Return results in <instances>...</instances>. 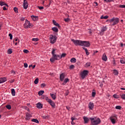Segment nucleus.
<instances>
[{"mask_svg":"<svg viewBox=\"0 0 125 125\" xmlns=\"http://www.w3.org/2000/svg\"><path fill=\"white\" fill-rule=\"evenodd\" d=\"M72 42L74 43L75 45H81V46H85L86 47H89L90 43L89 42L83 41L80 40H71Z\"/></svg>","mask_w":125,"mask_h":125,"instance_id":"obj_1","label":"nucleus"},{"mask_svg":"<svg viewBox=\"0 0 125 125\" xmlns=\"http://www.w3.org/2000/svg\"><path fill=\"white\" fill-rule=\"evenodd\" d=\"M89 120L91 121L92 125H98L101 123L100 118L94 117L93 118H90Z\"/></svg>","mask_w":125,"mask_h":125,"instance_id":"obj_2","label":"nucleus"},{"mask_svg":"<svg viewBox=\"0 0 125 125\" xmlns=\"http://www.w3.org/2000/svg\"><path fill=\"white\" fill-rule=\"evenodd\" d=\"M107 21L111 23V26H115V25H117L120 22V19L118 18H113L111 19L107 20Z\"/></svg>","mask_w":125,"mask_h":125,"instance_id":"obj_3","label":"nucleus"},{"mask_svg":"<svg viewBox=\"0 0 125 125\" xmlns=\"http://www.w3.org/2000/svg\"><path fill=\"white\" fill-rule=\"evenodd\" d=\"M57 40V37H56V36H53V35H50V37H49L50 43H52V44L55 43V42H56Z\"/></svg>","mask_w":125,"mask_h":125,"instance_id":"obj_4","label":"nucleus"},{"mask_svg":"<svg viewBox=\"0 0 125 125\" xmlns=\"http://www.w3.org/2000/svg\"><path fill=\"white\" fill-rule=\"evenodd\" d=\"M23 27L25 29H27L28 28H31L33 27V24H31L29 21L26 20L25 22L23 24Z\"/></svg>","mask_w":125,"mask_h":125,"instance_id":"obj_5","label":"nucleus"},{"mask_svg":"<svg viewBox=\"0 0 125 125\" xmlns=\"http://www.w3.org/2000/svg\"><path fill=\"white\" fill-rule=\"evenodd\" d=\"M88 74V70H83L81 73V77L82 79H83H83H85V77H86V76H87Z\"/></svg>","mask_w":125,"mask_h":125,"instance_id":"obj_6","label":"nucleus"},{"mask_svg":"<svg viewBox=\"0 0 125 125\" xmlns=\"http://www.w3.org/2000/svg\"><path fill=\"white\" fill-rule=\"evenodd\" d=\"M110 120L113 124V125H115L116 124V120H117V115H112L110 117Z\"/></svg>","mask_w":125,"mask_h":125,"instance_id":"obj_7","label":"nucleus"},{"mask_svg":"<svg viewBox=\"0 0 125 125\" xmlns=\"http://www.w3.org/2000/svg\"><path fill=\"white\" fill-rule=\"evenodd\" d=\"M31 118H32V115L29 113H26L25 114V120L26 121H30V120H31Z\"/></svg>","mask_w":125,"mask_h":125,"instance_id":"obj_8","label":"nucleus"},{"mask_svg":"<svg viewBox=\"0 0 125 125\" xmlns=\"http://www.w3.org/2000/svg\"><path fill=\"white\" fill-rule=\"evenodd\" d=\"M88 107H89V109L90 110H93V108H94V104H93V103L90 102L89 103Z\"/></svg>","mask_w":125,"mask_h":125,"instance_id":"obj_9","label":"nucleus"},{"mask_svg":"<svg viewBox=\"0 0 125 125\" xmlns=\"http://www.w3.org/2000/svg\"><path fill=\"white\" fill-rule=\"evenodd\" d=\"M28 4L27 2V0H23V8L24 9H27L28 8Z\"/></svg>","mask_w":125,"mask_h":125,"instance_id":"obj_10","label":"nucleus"},{"mask_svg":"<svg viewBox=\"0 0 125 125\" xmlns=\"http://www.w3.org/2000/svg\"><path fill=\"white\" fill-rule=\"evenodd\" d=\"M53 57L55 60H60V59H61L60 55H54Z\"/></svg>","mask_w":125,"mask_h":125,"instance_id":"obj_11","label":"nucleus"},{"mask_svg":"<svg viewBox=\"0 0 125 125\" xmlns=\"http://www.w3.org/2000/svg\"><path fill=\"white\" fill-rule=\"evenodd\" d=\"M102 59L103 61H105V62L107 61V56L106 55V54L105 53L103 54L102 57Z\"/></svg>","mask_w":125,"mask_h":125,"instance_id":"obj_12","label":"nucleus"},{"mask_svg":"<svg viewBox=\"0 0 125 125\" xmlns=\"http://www.w3.org/2000/svg\"><path fill=\"white\" fill-rule=\"evenodd\" d=\"M7 81V79L5 77L0 78V83H5Z\"/></svg>","mask_w":125,"mask_h":125,"instance_id":"obj_13","label":"nucleus"},{"mask_svg":"<svg viewBox=\"0 0 125 125\" xmlns=\"http://www.w3.org/2000/svg\"><path fill=\"white\" fill-rule=\"evenodd\" d=\"M48 103L51 105V106L52 107V108H55V103L54 102L52 101V100H50Z\"/></svg>","mask_w":125,"mask_h":125,"instance_id":"obj_14","label":"nucleus"},{"mask_svg":"<svg viewBox=\"0 0 125 125\" xmlns=\"http://www.w3.org/2000/svg\"><path fill=\"white\" fill-rule=\"evenodd\" d=\"M64 78H65V74L64 73H62L60 75V81H61V82H63V81H64Z\"/></svg>","mask_w":125,"mask_h":125,"instance_id":"obj_15","label":"nucleus"},{"mask_svg":"<svg viewBox=\"0 0 125 125\" xmlns=\"http://www.w3.org/2000/svg\"><path fill=\"white\" fill-rule=\"evenodd\" d=\"M50 95L53 100H55V99H56V93L53 94L51 93Z\"/></svg>","mask_w":125,"mask_h":125,"instance_id":"obj_16","label":"nucleus"},{"mask_svg":"<svg viewBox=\"0 0 125 125\" xmlns=\"http://www.w3.org/2000/svg\"><path fill=\"white\" fill-rule=\"evenodd\" d=\"M53 24H54V25H55V26H57L59 28V29H60L61 26H60V25L58 23H57V22H56V21L53 20Z\"/></svg>","mask_w":125,"mask_h":125,"instance_id":"obj_17","label":"nucleus"},{"mask_svg":"<svg viewBox=\"0 0 125 125\" xmlns=\"http://www.w3.org/2000/svg\"><path fill=\"white\" fill-rule=\"evenodd\" d=\"M37 107L38 108V109H42V104L41 103H38L36 104Z\"/></svg>","mask_w":125,"mask_h":125,"instance_id":"obj_18","label":"nucleus"},{"mask_svg":"<svg viewBox=\"0 0 125 125\" xmlns=\"http://www.w3.org/2000/svg\"><path fill=\"white\" fill-rule=\"evenodd\" d=\"M83 119L84 120V124H87V123H88V122H89V119H88V118H87L86 117H83Z\"/></svg>","mask_w":125,"mask_h":125,"instance_id":"obj_19","label":"nucleus"},{"mask_svg":"<svg viewBox=\"0 0 125 125\" xmlns=\"http://www.w3.org/2000/svg\"><path fill=\"white\" fill-rule=\"evenodd\" d=\"M31 18L33 21H38L39 17L38 16H31Z\"/></svg>","mask_w":125,"mask_h":125,"instance_id":"obj_20","label":"nucleus"},{"mask_svg":"<svg viewBox=\"0 0 125 125\" xmlns=\"http://www.w3.org/2000/svg\"><path fill=\"white\" fill-rule=\"evenodd\" d=\"M0 6H3V5H6V6H8V5H7V4H6L5 2L2 1H0Z\"/></svg>","mask_w":125,"mask_h":125,"instance_id":"obj_21","label":"nucleus"},{"mask_svg":"<svg viewBox=\"0 0 125 125\" xmlns=\"http://www.w3.org/2000/svg\"><path fill=\"white\" fill-rule=\"evenodd\" d=\"M107 31V27L106 26H104L102 27L101 30V33H104V32Z\"/></svg>","mask_w":125,"mask_h":125,"instance_id":"obj_22","label":"nucleus"},{"mask_svg":"<svg viewBox=\"0 0 125 125\" xmlns=\"http://www.w3.org/2000/svg\"><path fill=\"white\" fill-rule=\"evenodd\" d=\"M83 49L85 51L86 55H89V52L86 48L83 47Z\"/></svg>","mask_w":125,"mask_h":125,"instance_id":"obj_23","label":"nucleus"},{"mask_svg":"<svg viewBox=\"0 0 125 125\" xmlns=\"http://www.w3.org/2000/svg\"><path fill=\"white\" fill-rule=\"evenodd\" d=\"M68 82H69V79L66 78L64 80V82L62 83V85H65V84H66V83H68Z\"/></svg>","mask_w":125,"mask_h":125,"instance_id":"obj_24","label":"nucleus"},{"mask_svg":"<svg viewBox=\"0 0 125 125\" xmlns=\"http://www.w3.org/2000/svg\"><path fill=\"white\" fill-rule=\"evenodd\" d=\"M52 30L53 31V32H55V33H58V28H57L56 27H53Z\"/></svg>","mask_w":125,"mask_h":125,"instance_id":"obj_25","label":"nucleus"},{"mask_svg":"<svg viewBox=\"0 0 125 125\" xmlns=\"http://www.w3.org/2000/svg\"><path fill=\"white\" fill-rule=\"evenodd\" d=\"M31 122L33 123H36V124H40V121L38 120V119H33L31 120Z\"/></svg>","mask_w":125,"mask_h":125,"instance_id":"obj_26","label":"nucleus"},{"mask_svg":"<svg viewBox=\"0 0 125 125\" xmlns=\"http://www.w3.org/2000/svg\"><path fill=\"white\" fill-rule=\"evenodd\" d=\"M113 74L114 76H118V75H119V72L118 70L114 69L113 70Z\"/></svg>","mask_w":125,"mask_h":125,"instance_id":"obj_27","label":"nucleus"},{"mask_svg":"<svg viewBox=\"0 0 125 125\" xmlns=\"http://www.w3.org/2000/svg\"><path fill=\"white\" fill-rule=\"evenodd\" d=\"M70 62H71V63H76L77 60L75 58H73L70 60Z\"/></svg>","mask_w":125,"mask_h":125,"instance_id":"obj_28","label":"nucleus"},{"mask_svg":"<svg viewBox=\"0 0 125 125\" xmlns=\"http://www.w3.org/2000/svg\"><path fill=\"white\" fill-rule=\"evenodd\" d=\"M15 93H16V92H15V89H11V94H12V95L13 96H15Z\"/></svg>","mask_w":125,"mask_h":125,"instance_id":"obj_29","label":"nucleus"},{"mask_svg":"<svg viewBox=\"0 0 125 125\" xmlns=\"http://www.w3.org/2000/svg\"><path fill=\"white\" fill-rule=\"evenodd\" d=\"M44 93V91L41 90L38 92V95H39V96H41L42 95V94Z\"/></svg>","mask_w":125,"mask_h":125,"instance_id":"obj_30","label":"nucleus"},{"mask_svg":"<svg viewBox=\"0 0 125 125\" xmlns=\"http://www.w3.org/2000/svg\"><path fill=\"white\" fill-rule=\"evenodd\" d=\"M95 95H96V92H95V90L93 89L92 93V97H95Z\"/></svg>","mask_w":125,"mask_h":125,"instance_id":"obj_31","label":"nucleus"},{"mask_svg":"<svg viewBox=\"0 0 125 125\" xmlns=\"http://www.w3.org/2000/svg\"><path fill=\"white\" fill-rule=\"evenodd\" d=\"M120 62L122 64H125V59L124 58L121 59Z\"/></svg>","mask_w":125,"mask_h":125,"instance_id":"obj_32","label":"nucleus"},{"mask_svg":"<svg viewBox=\"0 0 125 125\" xmlns=\"http://www.w3.org/2000/svg\"><path fill=\"white\" fill-rule=\"evenodd\" d=\"M64 20L65 22H67V23L70 22V21H71V19H70V18H69L64 19Z\"/></svg>","mask_w":125,"mask_h":125,"instance_id":"obj_33","label":"nucleus"},{"mask_svg":"<svg viewBox=\"0 0 125 125\" xmlns=\"http://www.w3.org/2000/svg\"><path fill=\"white\" fill-rule=\"evenodd\" d=\"M35 84H38L39 83V78H36L34 81Z\"/></svg>","mask_w":125,"mask_h":125,"instance_id":"obj_34","label":"nucleus"},{"mask_svg":"<svg viewBox=\"0 0 125 125\" xmlns=\"http://www.w3.org/2000/svg\"><path fill=\"white\" fill-rule=\"evenodd\" d=\"M66 55H67V54L66 53H62L61 56H60V57H61V58H63L64 57H66Z\"/></svg>","mask_w":125,"mask_h":125,"instance_id":"obj_35","label":"nucleus"},{"mask_svg":"<svg viewBox=\"0 0 125 125\" xmlns=\"http://www.w3.org/2000/svg\"><path fill=\"white\" fill-rule=\"evenodd\" d=\"M45 100H46V101H47V102L48 103L51 100V99H50L48 97L46 96V97H45Z\"/></svg>","mask_w":125,"mask_h":125,"instance_id":"obj_36","label":"nucleus"},{"mask_svg":"<svg viewBox=\"0 0 125 125\" xmlns=\"http://www.w3.org/2000/svg\"><path fill=\"white\" fill-rule=\"evenodd\" d=\"M42 119L43 120H46V119H49V116H42Z\"/></svg>","mask_w":125,"mask_h":125,"instance_id":"obj_37","label":"nucleus"},{"mask_svg":"<svg viewBox=\"0 0 125 125\" xmlns=\"http://www.w3.org/2000/svg\"><path fill=\"white\" fill-rule=\"evenodd\" d=\"M6 109H8V110H10L11 109V105H6Z\"/></svg>","mask_w":125,"mask_h":125,"instance_id":"obj_38","label":"nucleus"},{"mask_svg":"<svg viewBox=\"0 0 125 125\" xmlns=\"http://www.w3.org/2000/svg\"><path fill=\"white\" fill-rule=\"evenodd\" d=\"M115 109H117V110H121V109H122V106L117 105L115 107Z\"/></svg>","mask_w":125,"mask_h":125,"instance_id":"obj_39","label":"nucleus"},{"mask_svg":"<svg viewBox=\"0 0 125 125\" xmlns=\"http://www.w3.org/2000/svg\"><path fill=\"white\" fill-rule=\"evenodd\" d=\"M32 41V42H38L39 41V38H33Z\"/></svg>","mask_w":125,"mask_h":125,"instance_id":"obj_40","label":"nucleus"},{"mask_svg":"<svg viewBox=\"0 0 125 125\" xmlns=\"http://www.w3.org/2000/svg\"><path fill=\"white\" fill-rule=\"evenodd\" d=\"M7 52H8V54H11V53H12V49H9L8 50Z\"/></svg>","mask_w":125,"mask_h":125,"instance_id":"obj_41","label":"nucleus"},{"mask_svg":"<svg viewBox=\"0 0 125 125\" xmlns=\"http://www.w3.org/2000/svg\"><path fill=\"white\" fill-rule=\"evenodd\" d=\"M108 16H101V19H108Z\"/></svg>","mask_w":125,"mask_h":125,"instance_id":"obj_42","label":"nucleus"},{"mask_svg":"<svg viewBox=\"0 0 125 125\" xmlns=\"http://www.w3.org/2000/svg\"><path fill=\"white\" fill-rule=\"evenodd\" d=\"M113 97L114 98H119V95H117V94H115L114 95H113Z\"/></svg>","mask_w":125,"mask_h":125,"instance_id":"obj_43","label":"nucleus"},{"mask_svg":"<svg viewBox=\"0 0 125 125\" xmlns=\"http://www.w3.org/2000/svg\"><path fill=\"white\" fill-rule=\"evenodd\" d=\"M74 68H75V65H71L69 66L70 70H72V69H74Z\"/></svg>","mask_w":125,"mask_h":125,"instance_id":"obj_44","label":"nucleus"},{"mask_svg":"<svg viewBox=\"0 0 125 125\" xmlns=\"http://www.w3.org/2000/svg\"><path fill=\"white\" fill-rule=\"evenodd\" d=\"M120 96H121L122 99H123L124 100H125V94L120 95Z\"/></svg>","mask_w":125,"mask_h":125,"instance_id":"obj_45","label":"nucleus"},{"mask_svg":"<svg viewBox=\"0 0 125 125\" xmlns=\"http://www.w3.org/2000/svg\"><path fill=\"white\" fill-rule=\"evenodd\" d=\"M90 65H91L90 62H87V63L85 64V67H89V66H90Z\"/></svg>","mask_w":125,"mask_h":125,"instance_id":"obj_46","label":"nucleus"},{"mask_svg":"<svg viewBox=\"0 0 125 125\" xmlns=\"http://www.w3.org/2000/svg\"><path fill=\"white\" fill-rule=\"evenodd\" d=\"M14 10L15 12H16V13L18 12V8H17V7H14Z\"/></svg>","mask_w":125,"mask_h":125,"instance_id":"obj_47","label":"nucleus"},{"mask_svg":"<svg viewBox=\"0 0 125 125\" xmlns=\"http://www.w3.org/2000/svg\"><path fill=\"white\" fill-rule=\"evenodd\" d=\"M52 54L53 56L55 55V49H53L52 51Z\"/></svg>","mask_w":125,"mask_h":125,"instance_id":"obj_48","label":"nucleus"},{"mask_svg":"<svg viewBox=\"0 0 125 125\" xmlns=\"http://www.w3.org/2000/svg\"><path fill=\"white\" fill-rule=\"evenodd\" d=\"M119 7H121V8H125V5H120Z\"/></svg>","mask_w":125,"mask_h":125,"instance_id":"obj_49","label":"nucleus"},{"mask_svg":"<svg viewBox=\"0 0 125 125\" xmlns=\"http://www.w3.org/2000/svg\"><path fill=\"white\" fill-rule=\"evenodd\" d=\"M9 83H14V82H15V80L13 79V80H11L10 81H9Z\"/></svg>","mask_w":125,"mask_h":125,"instance_id":"obj_50","label":"nucleus"},{"mask_svg":"<svg viewBox=\"0 0 125 125\" xmlns=\"http://www.w3.org/2000/svg\"><path fill=\"white\" fill-rule=\"evenodd\" d=\"M9 37H10V39L11 40H12V38H13L12 34H11V33L9 34Z\"/></svg>","mask_w":125,"mask_h":125,"instance_id":"obj_51","label":"nucleus"},{"mask_svg":"<svg viewBox=\"0 0 125 125\" xmlns=\"http://www.w3.org/2000/svg\"><path fill=\"white\" fill-rule=\"evenodd\" d=\"M24 67L25 68H28V64L27 63H24Z\"/></svg>","mask_w":125,"mask_h":125,"instance_id":"obj_52","label":"nucleus"},{"mask_svg":"<svg viewBox=\"0 0 125 125\" xmlns=\"http://www.w3.org/2000/svg\"><path fill=\"white\" fill-rule=\"evenodd\" d=\"M38 8H39V9L40 10H42V9H43V7H42V6H38Z\"/></svg>","mask_w":125,"mask_h":125,"instance_id":"obj_53","label":"nucleus"},{"mask_svg":"<svg viewBox=\"0 0 125 125\" xmlns=\"http://www.w3.org/2000/svg\"><path fill=\"white\" fill-rule=\"evenodd\" d=\"M54 60H55L54 59V58H53V57H52V58H51V59H50V61H51V62H54Z\"/></svg>","mask_w":125,"mask_h":125,"instance_id":"obj_54","label":"nucleus"},{"mask_svg":"<svg viewBox=\"0 0 125 125\" xmlns=\"http://www.w3.org/2000/svg\"><path fill=\"white\" fill-rule=\"evenodd\" d=\"M74 120H75V118H74L73 117L71 118V120H72L71 125H74V124H73V122H74Z\"/></svg>","mask_w":125,"mask_h":125,"instance_id":"obj_55","label":"nucleus"},{"mask_svg":"<svg viewBox=\"0 0 125 125\" xmlns=\"http://www.w3.org/2000/svg\"><path fill=\"white\" fill-rule=\"evenodd\" d=\"M42 87H44L45 86V84L44 83H43L41 84Z\"/></svg>","mask_w":125,"mask_h":125,"instance_id":"obj_56","label":"nucleus"},{"mask_svg":"<svg viewBox=\"0 0 125 125\" xmlns=\"http://www.w3.org/2000/svg\"><path fill=\"white\" fill-rule=\"evenodd\" d=\"M23 52H24V53H28L29 51L28 50H23Z\"/></svg>","mask_w":125,"mask_h":125,"instance_id":"obj_57","label":"nucleus"},{"mask_svg":"<svg viewBox=\"0 0 125 125\" xmlns=\"http://www.w3.org/2000/svg\"><path fill=\"white\" fill-rule=\"evenodd\" d=\"M46 97V96L45 95H42V97H41V98L42 99H45V97Z\"/></svg>","mask_w":125,"mask_h":125,"instance_id":"obj_58","label":"nucleus"},{"mask_svg":"<svg viewBox=\"0 0 125 125\" xmlns=\"http://www.w3.org/2000/svg\"><path fill=\"white\" fill-rule=\"evenodd\" d=\"M65 95H66V96H67V95H69V91L67 90L66 91Z\"/></svg>","mask_w":125,"mask_h":125,"instance_id":"obj_59","label":"nucleus"},{"mask_svg":"<svg viewBox=\"0 0 125 125\" xmlns=\"http://www.w3.org/2000/svg\"><path fill=\"white\" fill-rule=\"evenodd\" d=\"M15 42H18V43L19 42H20V41H19V39H18V38H17L15 40Z\"/></svg>","mask_w":125,"mask_h":125,"instance_id":"obj_60","label":"nucleus"},{"mask_svg":"<svg viewBox=\"0 0 125 125\" xmlns=\"http://www.w3.org/2000/svg\"><path fill=\"white\" fill-rule=\"evenodd\" d=\"M21 21H24L25 20V18H21Z\"/></svg>","mask_w":125,"mask_h":125,"instance_id":"obj_61","label":"nucleus"},{"mask_svg":"<svg viewBox=\"0 0 125 125\" xmlns=\"http://www.w3.org/2000/svg\"><path fill=\"white\" fill-rule=\"evenodd\" d=\"M105 2H110V0H104Z\"/></svg>","mask_w":125,"mask_h":125,"instance_id":"obj_62","label":"nucleus"},{"mask_svg":"<svg viewBox=\"0 0 125 125\" xmlns=\"http://www.w3.org/2000/svg\"><path fill=\"white\" fill-rule=\"evenodd\" d=\"M94 4H96L95 6H97V5H98V3H97V2H94Z\"/></svg>","mask_w":125,"mask_h":125,"instance_id":"obj_63","label":"nucleus"},{"mask_svg":"<svg viewBox=\"0 0 125 125\" xmlns=\"http://www.w3.org/2000/svg\"><path fill=\"white\" fill-rule=\"evenodd\" d=\"M6 7H5V6H4L3 7V10H6Z\"/></svg>","mask_w":125,"mask_h":125,"instance_id":"obj_64","label":"nucleus"}]
</instances>
